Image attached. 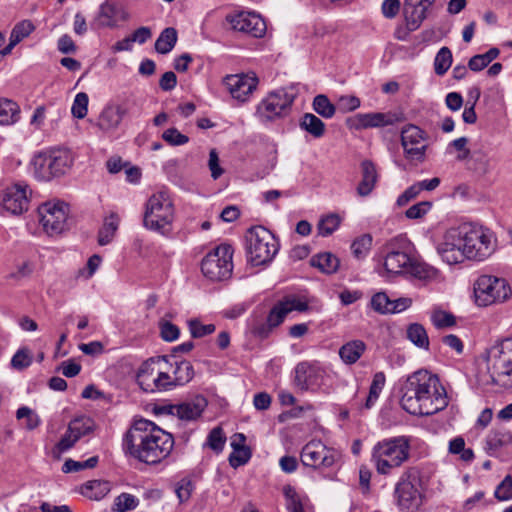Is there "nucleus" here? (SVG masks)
<instances>
[{
	"label": "nucleus",
	"mask_w": 512,
	"mask_h": 512,
	"mask_svg": "<svg viewBox=\"0 0 512 512\" xmlns=\"http://www.w3.org/2000/svg\"><path fill=\"white\" fill-rule=\"evenodd\" d=\"M126 19H128V13L120 3L106 0L101 4L93 25L96 28H113L119 21Z\"/></svg>",
	"instance_id": "obj_23"
},
{
	"label": "nucleus",
	"mask_w": 512,
	"mask_h": 512,
	"mask_svg": "<svg viewBox=\"0 0 512 512\" xmlns=\"http://www.w3.org/2000/svg\"><path fill=\"white\" fill-rule=\"evenodd\" d=\"M226 443V436L224 435L221 427L213 428L208 436L205 445L212 449L216 453L222 452Z\"/></svg>",
	"instance_id": "obj_51"
},
{
	"label": "nucleus",
	"mask_w": 512,
	"mask_h": 512,
	"mask_svg": "<svg viewBox=\"0 0 512 512\" xmlns=\"http://www.w3.org/2000/svg\"><path fill=\"white\" fill-rule=\"evenodd\" d=\"M400 405L411 415H433L448 405L445 388L439 378L426 370L407 377L400 387Z\"/></svg>",
	"instance_id": "obj_1"
},
{
	"label": "nucleus",
	"mask_w": 512,
	"mask_h": 512,
	"mask_svg": "<svg viewBox=\"0 0 512 512\" xmlns=\"http://www.w3.org/2000/svg\"><path fill=\"white\" fill-rule=\"evenodd\" d=\"M88 96L84 92H80L75 96L71 112L75 118L83 119L87 115Z\"/></svg>",
	"instance_id": "obj_59"
},
{
	"label": "nucleus",
	"mask_w": 512,
	"mask_h": 512,
	"mask_svg": "<svg viewBox=\"0 0 512 512\" xmlns=\"http://www.w3.org/2000/svg\"><path fill=\"white\" fill-rule=\"evenodd\" d=\"M278 312L281 314L283 320H285L287 314L291 311H299L303 312L308 309V303L306 301L301 300L300 298L291 297L287 298L284 301H280L274 305Z\"/></svg>",
	"instance_id": "obj_44"
},
{
	"label": "nucleus",
	"mask_w": 512,
	"mask_h": 512,
	"mask_svg": "<svg viewBox=\"0 0 512 512\" xmlns=\"http://www.w3.org/2000/svg\"><path fill=\"white\" fill-rule=\"evenodd\" d=\"M35 30L34 24L30 20H23L18 22L10 33L12 38L17 43L28 37Z\"/></svg>",
	"instance_id": "obj_53"
},
{
	"label": "nucleus",
	"mask_w": 512,
	"mask_h": 512,
	"mask_svg": "<svg viewBox=\"0 0 512 512\" xmlns=\"http://www.w3.org/2000/svg\"><path fill=\"white\" fill-rule=\"evenodd\" d=\"M494 496L498 501L512 500V476L510 474L506 475L496 486Z\"/></svg>",
	"instance_id": "obj_56"
},
{
	"label": "nucleus",
	"mask_w": 512,
	"mask_h": 512,
	"mask_svg": "<svg viewBox=\"0 0 512 512\" xmlns=\"http://www.w3.org/2000/svg\"><path fill=\"white\" fill-rule=\"evenodd\" d=\"M431 322L436 328L442 329L454 326L456 320L454 315L451 313L442 310H436L431 314Z\"/></svg>",
	"instance_id": "obj_57"
},
{
	"label": "nucleus",
	"mask_w": 512,
	"mask_h": 512,
	"mask_svg": "<svg viewBox=\"0 0 512 512\" xmlns=\"http://www.w3.org/2000/svg\"><path fill=\"white\" fill-rule=\"evenodd\" d=\"M401 145L405 158L409 161L423 162L427 150V134L418 126L408 124L401 130Z\"/></svg>",
	"instance_id": "obj_16"
},
{
	"label": "nucleus",
	"mask_w": 512,
	"mask_h": 512,
	"mask_svg": "<svg viewBox=\"0 0 512 512\" xmlns=\"http://www.w3.org/2000/svg\"><path fill=\"white\" fill-rule=\"evenodd\" d=\"M406 273L411 274L418 279L426 280L433 278L436 275V270L433 267L425 263L417 262L412 258Z\"/></svg>",
	"instance_id": "obj_49"
},
{
	"label": "nucleus",
	"mask_w": 512,
	"mask_h": 512,
	"mask_svg": "<svg viewBox=\"0 0 512 512\" xmlns=\"http://www.w3.org/2000/svg\"><path fill=\"white\" fill-rule=\"evenodd\" d=\"M406 337L418 348L425 350L429 349V337L422 324H409L406 329Z\"/></svg>",
	"instance_id": "obj_37"
},
{
	"label": "nucleus",
	"mask_w": 512,
	"mask_h": 512,
	"mask_svg": "<svg viewBox=\"0 0 512 512\" xmlns=\"http://www.w3.org/2000/svg\"><path fill=\"white\" fill-rule=\"evenodd\" d=\"M169 356L153 357L145 361L137 373V382L145 392L170 391L177 387L171 378Z\"/></svg>",
	"instance_id": "obj_6"
},
{
	"label": "nucleus",
	"mask_w": 512,
	"mask_h": 512,
	"mask_svg": "<svg viewBox=\"0 0 512 512\" xmlns=\"http://www.w3.org/2000/svg\"><path fill=\"white\" fill-rule=\"evenodd\" d=\"M32 363V356L28 349L18 350L11 359V366L17 370H23Z\"/></svg>",
	"instance_id": "obj_62"
},
{
	"label": "nucleus",
	"mask_w": 512,
	"mask_h": 512,
	"mask_svg": "<svg viewBox=\"0 0 512 512\" xmlns=\"http://www.w3.org/2000/svg\"><path fill=\"white\" fill-rule=\"evenodd\" d=\"M28 205L27 185L15 184L5 189L2 206L7 212L19 215L28 209Z\"/></svg>",
	"instance_id": "obj_24"
},
{
	"label": "nucleus",
	"mask_w": 512,
	"mask_h": 512,
	"mask_svg": "<svg viewBox=\"0 0 512 512\" xmlns=\"http://www.w3.org/2000/svg\"><path fill=\"white\" fill-rule=\"evenodd\" d=\"M227 22L236 31L245 33L254 38H261L265 35L267 26L264 19L254 12H239L226 17Z\"/></svg>",
	"instance_id": "obj_19"
},
{
	"label": "nucleus",
	"mask_w": 512,
	"mask_h": 512,
	"mask_svg": "<svg viewBox=\"0 0 512 512\" xmlns=\"http://www.w3.org/2000/svg\"><path fill=\"white\" fill-rule=\"evenodd\" d=\"M162 139L171 146H181L189 141V137L180 133L176 128H169L162 134Z\"/></svg>",
	"instance_id": "obj_61"
},
{
	"label": "nucleus",
	"mask_w": 512,
	"mask_h": 512,
	"mask_svg": "<svg viewBox=\"0 0 512 512\" xmlns=\"http://www.w3.org/2000/svg\"><path fill=\"white\" fill-rule=\"evenodd\" d=\"M140 112L137 101L134 99H126L116 105H107L99 115L98 126L104 131L115 130L124 117H137L140 115Z\"/></svg>",
	"instance_id": "obj_17"
},
{
	"label": "nucleus",
	"mask_w": 512,
	"mask_h": 512,
	"mask_svg": "<svg viewBox=\"0 0 512 512\" xmlns=\"http://www.w3.org/2000/svg\"><path fill=\"white\" fill-rule=\"evenodd\" d=\"M234 250L229 244H221L205 255L201 261L202 274L211 281H224L233 271Z\"/></svg>",
	"instance_id": "obj_12"
},
{
	"label": "nucleus",
	"mask_w": 512,
	"mask_h": 512,
	"mask_svg": "<svg viewBox=\"0 0 512 512\" xmlns=\"http://www.w3.org/2000/svg\"><path fill=\"white\" fill-rule=\"evenodd\" d=\"M120 218L117 213L111 212L104 218L103 224L98 232V244L100 246L108 245L114 239V236L119 228Z\"/></svg>",
	"instance_id": "obj_33"
},
{
	"label": "nucleus",
	"mask_w": 512,
	"mask_h": 512,
	"mask_svg": "<svg viewBox=\"0 0 512 512\" xmlns=\"http://www.w3.org/2000/svg\"><path fill=\"white\" fill-rule=\"evenodd\" d=\"M474 294L479 306H488L508 299L511 288L504 278L481 275L474 284Z\"/></svg>",
	"instance_id": "obj_13"
},
{
	"label": "nucleus",
	"mask_w": 512,
	"mask_h": 512,
	"mask_svg": "<svg viewBox=\"0 0 512 512\" xmlns=\"http://www.w3.org/2000/svg\"><path fill=\"white\" fill-rule=\"evenodd\" d=\"M452 64V52L448 47H442L434 59V70L439 76L444 75Z\"/></svg>",
	"instance_id": "obj_47"
},
{
	"label": "nucleus",
	"mask_w": 512,
	"mask_h": 512,
	"mask_svg": "<svg viewBox=\"0 0 512 512\" xmlns=\"http://www.w3.org/2000/svg\"><path fill=\"white\" fill-rule=\"evenodd\" d=\"M206 406L207 400L203 396H197L191 401L183 402L178 405L163 406L159 411L176 415L182 420L191 421L199 418Z\"/></svg>",
	"instance_id": "obj_26"
},
{
	"label": "nucleus",
	"mask_w": 512,
	"mask_h": 512,
	"mask_svg": "<svg viewBox=\"0 0 512 512\" xmlns=\"http://www.w3.org/2000/svg\"><path fill=\"white\" fill-rule=\"evenodd\" d=\"M73 157L67 149H53L39 153L33 159L34 175L38 180L49 181L64 175L72 166Z\"/></svg>",
	"instance_id": "obj_11"
},
{
	"label": "nucleus",
	"mask_w": 512,
	"mask_h": 512,
	"mask_svg": "<svg viewBox=\"0 0 512 512\" xmlns=\"http://www.w3.org/2000/svg\"><path fill=\"white\" fill-rule=\"evenodd\" d=\"M175 218L174 207L165 193H156L149 197L143 215V226L164 237L173 232Z\"/></svg>",
	"instance_id": "obj_5"
},
{
	"label": "nucleus",
	"mask_w": 512,
	"mask_h": 512,
	"mask_svg": "<svg viewBox=\"0 0 512 512\" xmlns=\"http://www.w3.org/2000/svg\"><path fill=\"white\" fill-rule=\"evenodd\" d=\"M402 120V114L395 112L358 113L347 119L350 129L362 130L394 125Z\"/></svg>",
	"instance_id": "obj_18"
},
{
	"label": "nucleus",
	"mask_w": 512,
	"mask_h": 512,
	"mask_svg": "<svg viewBox=\"0 0 512 512\" xmlns=\"http://www.w3.org/2000/svg\"><path fill=\"white\" fill-rule=\"evenodd\" d=\"M314 111L323 118L330 119L335 115L336 107L331 103L326 95H317L312 103Z\"/></svg>",
	"instance_id": "obj_46"
},
{
	"label": "nucleus",
	"mask_w": 512,
	"mask_h": 512,
	"mask_svg": "<svg viewBox=\"0 0 512 512\" xmlns=\"http://www.w3.org/2000/svg\"><path fill=\"white\" fill-rule=\"evenodd\" d=\"M396 505L402 512H418L425 501V488L417 467L407 468L394 489Z\"/></svg>",
	"instance_id": "obj_3"
},
{
	"label": "nucleus",
	"mask_w": 512,
	"mask_h": 512,
	"mask_svg": "<svg viewBox=\"0 0 512 512\" xmlns=\"http://www.w3.org/2000/svg\"><path fill=\"white\" fill-rule=\"evenodd\" d=\"M171 378L177 386H182L190 382L194 377V367L188 360L170 361L169 368Z\"/></svg>",
	"instance_id": "obj_31"
},
{
	"label": "nucleus",
	"mask_w": 512,
	"mask_h": 512,
	"mask_svg": "<svg viewBox=\"0 0 512 512\" xmlns=\"http://www.w3.org/2000/svg\"><path fill=\"white\" fill-rule=\"evenodd\" d=\"M79 440L77 435L69 431L67 428L65 434L61 437L59 442L53 448V454L59 457L62 453L71 449Z\"/></svg>",
	"instance_id": "obj_55"
},
{
	"label": "nucleus",
	"mask_w": 512,
	"mask_h": 512,
	"mask_svg": "<svg viewBox=\"0 0 512 512\" xmlns=\"http://www.w3.org/2000/svg\"><path fill=\"white\" fill-rule=\"evenodd\" d=\"M435 0H404L403 14L410 31L417 30L424 19L428 8Z\"/></svg>",
	"instance_id": "obj_27"
},
{
	"label": "nucleus",
	"mask_w": 512,
	"mask_h": 512,
	"mask_svg": "<svg viewBox=\"0 0 512 512\" xmlns=\"http://www.w3.org/2000/svg\"><path fill=\"white\" fill-rule=\"evenodd\" d=\"M410 456L409 439L405 436L394 437L378 442L372 450V462L379 474H391Z\"/></svg>",
	"instance_id": "obj_4"
},
{
	"label": "nucleus",
	"mask_w": 512,
	"mask_h": 512,
	"mask_svg": "<svg viewBox=\"0 0 512 512\" xmlns=\"http://www.w3.org/2000/svg\"><path fill=\"white\" fill-rule=\"evenodd\" d=\"M340 222L341 219L337 214H330L321 218L317 225L318 234L323 237L331 235L335 230H337Z\"/></svg>",
	"instance_id": "obj_50"
},
{
	"label": "nucleus",
	"mask_w": 512,
	"mask_h": 512,
	"mask_svg": "<svg viewBox=\"0 0 512 512\" xmlns=\"http://www.w3.org/2000/svg\"><path fill=\"white\" fill-rule=\"evenodd\" d=\"M383 259V266L388 274L398 275L406 273L411 260V252H398L395 255L381 257Z\"/></svg>",
	"instance_id": "obj_30"
},
{
	"label": "nucleus",
	"mask_w": 512,
	"mask_h": 512,
	"mask_svg": "<svg viewBox=\"0 0 512 512\" xmlns=\"http://www.w3.org/2000/svg\"><path fill=\"white\" fill-rule=\"evenodd\" d=\"M385 382L386 376L383 372H377L374 374L365 403L366 408H370L376 402L385 386Z\"/></svg>",
	"instance_id": "obj_45"
},
{
	"label": "nucleus",
	"mask_w": 512,
	"mask_h": 512,
	"mask_svg": "<svg viewBox=\"0 0 512 512\" xmlns=\"http://www.w3.org/2000/svg\"><path fill=\"white\" fill-rule=\"evenodd\" d=\"M486 362L492 383L512 387V337L502 339L487 349Z\"/></svg>",
	"instance_id": "obj_8"
},
{
	"label": "nucleus",
	"mask_w": 512,
	"mask_h": 512,
	"mask_svg": "<svg viewBox=\"0 0 512 512\" xmlns=\"http://www.w3.org/2000/svg\"><path fill=\"white\" fill-rule=\"evenodd\" d=\"M80 492L89 499L99 500L109 492V483L101 480L87 481L81 486Z\"/></svg>",
	"instance_id": "obj_39"
},
{
	"label": "nucleus",
	"mask_w": 512,
	"mask_h": 512,
	"mask_svg": "<svg viewBox=\"0 0 512 512\" xmlns=\"http://www.w3.org/2000/svg\"><path fill=\"white\" fill-rule=\"evenodd\" d=\"M177 39V31L175 28H165L155 42V50L160 54H167L174 48Z\"/></svg>",
	"instance_id": "obj_41"
},
{
	"label": "nucleus",
	"mask_w": 512,
	"mask_h": 512,
	"mask_svg": "<svg viewBox=\"0 0 512 512\" xmlns=\"http://www.w3.org/2000/svg\"><path fill=\"white\" fill-rule=\"evenodd\" d=\"M362 178L357 186V193L361 197L371 194L378 181V172L374 163L370 160H364L361 163Z\"/></svg>",
	"instance_id": "obj_29"
},
{
	"label": "nucleus",
	"mask_w": 512,
	"mask_h": 512,
	"mask_svg": "<svg viewBox=\"0 0 512 512\" xmlns=\"http://www.w3.org/2000/svg\"><path fill=\"white\" fill-rule=\"evenodd\" d=\"M295 98L296 93L292 88L274 90L259 102L255 116L261 123H270L285 118L290 114Z\"/></svg>",
	"instance_id": "obj_10"
},
{
	"label": "nucleus",
	"mask_w": 512,
	"mask_h": 512,
	"mask_svg": "<svg viewBox=\"0 0 512 512\" xmlns=\"http://www.w3.org/2000/svg\"><path fill=\"white\" fill-rule=\"evenodd\" d=\"M365 350L366 344L362 340L355 339L340 347L339 356L345 364L352 365L361 358Z\"/></svg>",
	"instance_id": "obj_32"
},
{
	"label": "nucleus",
	"mask_w": 512,
	"mask_h": 512,
	"mask_svg": "<svg viewBox=\"0 0 512 512\" xmlns=\"http://www.w3.org/2000/svg\"><path fill=\"white\" fill-rule=\"evenodd\" d=\"M160 336L164 341L172 342L179 338V328L170 321H161L159 323Z\"/></svg>",
	"instance_id": "obj_63"
},
{
	"label": "nucleus",
	"mask_w": 512,
	"mask_h": 512,
	"mask_svg": "<svg viewBox=\"0 0 512 512\" xmlns=\"http://www.w3.org/2000/svg\"><path fill=\"white\" fill-rule=\"evenodd\" d=\"M16 417L19 420L24 418L26 419L25 426L28 430L37 428L41 423L39 416L27 406L20 407L16 412Z\"/></svg>",
	"instance_id": "obj_58"
},
{
	"label": "nucleus",
	"mask_w": 512,
	"mask_h": 512,
	"mask_svg": "<svg viewBox=\"0 0 512 512\" xmlns=\"http://www.w3.org/2000/svg\"><path fill=\"white\" fill-rule=\"evenodd\" d=\"M371 306L376 312L387 314L390 313L391 300L386 293L378 292L372 296Z\"/></svg>",
	"instance_id": "obj_60"
},
{
	"label": "nucleus",
	"mask_w": 512,
	"mask_h": 512,
	"mask_svg": "<svg viewBox=\"0 0 512 512\" xmlns=\"http://www.w3.org/2000/svg\"><path fill=\"white\" fill-rule=\"evenodd\" d=\"M245 240L247 259L253 266L270 263L279 251L277 238L261 225L249 228Z\"/></svg>",
	"instance_id": "obj_7"
},
{
	"label": "nucleus",
	"mask_w": 512,
	"mask_h": 512,
	"mask_svg": "<svg viewBox=\"0 0 512 512\" xmlns=\"http://www.w3.org/2000/svg\"><path fill=\"white\" fill-rule=\"evenodd\" d=\"M340 454L333 448L327 447L320 440L308 442L301 450L300 458L304 466L313 469H327L339 459Z\"/></svg>",
	"instance_id": "obj_15"
},
{
	"label": "nucleus",
	"mask_w": 512,
	"mask_h": 512,
	"mask_svg": "<svg viewBox=\"0 0 512 512\" xmlns=\"http://www.w3.org/2000/svg\"><path fill=\"white\" fill-rule=\"evenodd\" d=\"M459 230L466 259L483 261L494 253L496 239L489 230L471 225H462Z\"/></svg>",
	"instance_id": "obj_9"
},
{
	"label": "nucleus",
	"mask_w": 512,
	"mask_h": 512,
	"mask_svg": "<svg viewBox=\"0 0 512 512\" xmlns=\"http://www.w3.org/2000/svg\"><path fill=\"white\" fill-rule=\"evenodd\" d=\"M188 327L193 338H202L214 333L216 330L214 324H202L198 319L189 320Z\"/></svg>",
	"instance_id": "obj_54"
},
{
	"label": "nucleus",
	"mask_w": 512,
	"mask_h": 512,
	"mask_svg": "<svg viewBox=\"0 0 512 512\" xmlns=\"http://www.w3.org/2000/svg\"><path fill=\"white\" fill-rule=\"evenodd\" d=\"M122 447L126 454L138 461L155 465L171 454L174 437L152 421L140 419L124 435Z\"/></svg>",
	"instance_id": "obj_2"
},
{
	"label": "nucleus",
	"mask_w": 512,
	"mask_h": 512,
	"mask_svg": "<svg viewBox=\"0 0 512 512\" xmlns=\"http://www.w3.org/2000/svg\"><path fill=\"white\" fill-rule=\"evenodd\" d=\"M310 264L322 273L330 275L337 272L340 260L330 252H322L312 256Z\"/></svg>",
	"instance_id": "obj_34"
},
{
	"label": "nucleus",
	"mask_w": 512,
	"mask_h": 512,
	"mask_svg": "<svg viewBox=\"0 0 512 512\" xmlns=\"http://www.w3.org/2000/svg\"><path fill=\"white\" fill-rule=\"evenodd\" d=\"M38 214L45 232L57 235L66 229L69 205L62 201L46 202L38 208Z\"/></svg>",
	"instance_id": "obj_14"
},
{
	"label": "nucleus",
	"mask_w": 512,
	"mask_h": 512,
	"mask_svg": "<svg viewBox=\"0 0 512 512\" xmlns=\"http://www.w3.org/2000/svg\"><path fill=\"white\" fill-rule=\"evenodd\" d=\"M20 118V109L16 102L9 99H0V124L9 125Z\"/></svg>",
	"instance_id": "obj_40"
},
{
	"label": "nucleus",
	"mask_w": 512,
	"mask_h": 512,
	"mask_svg": "<svg viewBox=\"0 0 512 512\" xmlns=\"http://www.w3.org/2000/svg\"><path fill=\"white\" fill-rule=\"evenodd\" d=\"M283 321L281 314L273 306L266 317L253 316L249 322V330L255 338L265 340Z\"/></svg>",
	"instance_id": "obj_25"
},
{
	"label": "nucleus",
	"mask_w": 512,
	"mask_h": 512,
	"mask_svg": "<svg viewBox=\"0 0 512 512\" xmlns=\"http://www.w3.org/2000/svg\"><path fill=\"white\" fill-rule=\"evenodd\" d=\"M469 169L480 176L488 174L492 170L490 157L482 150H475L469 159Z\"/></svg>",
	"instance_id": "obj_38"
},
{
	"label": "nucleus",
	"mask_w": 512,
	"mask_h": 512,
	"mask_svg": "<svg viewBox=\"0 0 512 512\" xmlns=\"http://www.w3.org/2000/svg\"><path fill=\"white\" fill-rule=\"evenodd\" d=\"M372 243L373 238L370 234H363L357 237L351 244L353 256L358 260L365 259L372 248Z\"/></svg>",
	"instance_id": "obj_43"
},
{
	"label": "nucleus",
	"mask_w": 512,
	"mask_h": 512,
	"mask_svg": "<svg viewBox=\"0 0 512 512\" xmlns=\"http://www.w3.org/2000/svg\"><path fill=\"white\" fill-rule=\"evenodd\" d=\"M412 243L404 234L389 239L380 249V257L395 255L398 252H412Z\"/></svg>",
	"instance_id": "obj_35"
},
{
	"label": "nucleus",
	"mask_w": 512,
	"mask_h": 512,
	"mask_svg": "<svg viewBox=\"0 0 512 512\" xmlns=\"http://www.w3.org/2000/svg\"><path fill=\"white\" fill-rule=\"evenodd\" d=\"M512 443V433L505 427H498L489 432L485 440V450L490 456Z\"/></svg>",
	"instance_id": "obj_28"
},
{
	"label": "nucleus",
	"mask_w": 512,
	"mask_h": 512,
	"mask_svg": "<svg viewBox=\"0 0 512 512\" xmlns=\"http://www.w3.org/2000/svg\"><path fill=\"white\" fill-rule=\"evenodd\" d=\"M437 252L449 265L461 263L465 259L459 227L445 233L443 241L437 246Z\"/></svg>",
	"instance_id": "obj_21"
},
{
	"label": "nucleus",
	"mask_w": 512,
	"mask_h": 512,
	"mask_svg": "<svg viewBox=\"0 0 512 512\" xmlns=\"http://www.w3.org/2000/svg\"><path fill=\"white\" fill-rule=\"evenodd\" d=\"M195 489L194 482L188 478L184 477L179 480L175 485V493L180 503L187 502Z\"/></svg>",
	"instance_id": "obj_52"
},
{
	"label": "nucleus",
	"mask_w": 512,
	"mask_h": 512,
	"mask_svg": "<svg viewBox=\"0 0 512 512\" xmlns=\"http://www.w3.org/2000/svg\"><path fill=\"white\" fill-rule=\"evenodd\" d=\"M432 203L429 201H422L412 205L405 212V216L409 219L422 218L431 209Z\"/></svg>",
	"instance_id": "obj_64"
},
{
	"label": "nucleus",
	"mask_w": 512,
	"mask_h": 512,
	"mask_svg": "<svg viewBox=\"0 0 512 512\" xmlns=\"http://www.w3.org/2000/svg\"><path fill=\"white\" fill-rule=\"evenodd\" d=\"M224 84L234 99L245 102L257 88L258 78L254 73L228 75Z\"/></svg>",
	"instance_id": "obj_22"
},
{
	"label": "nucleus",
	"mask_w": 512,
	"mask_h": 512,
	"mask_svg": "<svg viewBox=\"0 0 512 512\" xmlns=\"http://www.w3.org/2000/svg\"><path fill=\"white\" fill-rule=\"evenodd\" d=\"M234 451L229 456V463L233 468L245 465L251 458V451L247 446L231 443Z\"/></svg>",
	"instance_id": "obj_48"
},
{
	"label": "nucleus",
	"mask_w": 512,
	"mask_h": 512,
	"mask_svg": "<svg viewBox=\"0 0 512 512\" xmlns=\"http://www.w3.org/2000/svg\"><path fill=\"white\" fill-rule=\"evenodd\" d=\"M68 428L70 432L77 435L80 439L81 437L93 432L95 423L92 418L82 415L72 419L68 424Z\"/></svg>",
	"instance_id": "obj_42"
},
{
	"label": "nucleus",
	"mask_w": 512,
	"mask_h": 512,
	"mask_svg": "<svg viewBox=\"0 0 512 512\" xmlns=\"http://www.w3.org/2000/svg\"><path fill=\"white\" fill-rule=\"evenodd\" d=\"M299 127L314 138L323 137L326 131L325 123L312 113H305L301 117Z\"/></svg>",
	"instance_id": "obj_36"
},
{
	"label": "nucleus",
	"mask_w": 512,
	"mask_h": 512,
	"mask_svg": "<svg viewBox=\"0 0 512 512\" xmlns=\"http://www.w3.org/2000/svg\"><path fill=\"white\" fill-rule=\"evenodd\" d=\"M325 373L317 362H301L295 367L294 383L303 391L316 390L323 384Z\"/></svg>",
	"instance_id": "obj_20"
}]
</instances>
